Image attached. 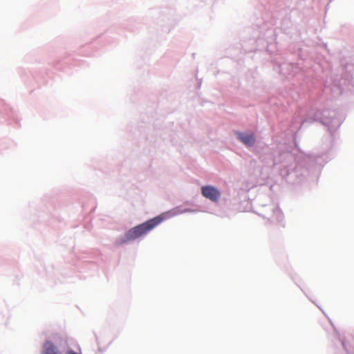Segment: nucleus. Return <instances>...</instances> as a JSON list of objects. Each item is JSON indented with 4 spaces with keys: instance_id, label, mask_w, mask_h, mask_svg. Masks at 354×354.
Returning <instances> with one entry per match:
<instances>
[{
    "instance_id": "f257e3e1",
    "label": "nucleus",
    "mask_w": 354,
    "mask_h": 354,
    "mask_svg": "<svg viewBox=\"0 0 354 354\" xmlns=\"http://www.w3.org/2000/svg\"><path fill=\"white\" fill-rule=\"evenodd\" d=\"M162 221L163 218L158 216L130 229L125 234L123 242L135 240L147 234Z\"/></svg>"
},
{
    "instance_id": "f03ea898",
    "label": "nucleus",
    "mask_w": 354,
    "mask_h": 354,
    "mask_svg": "<svg viewBox=\"0 0 354 354\" xmlns=\"http://www.w3.org/2000/svg\"><path fill=\"white\" fill-rule=\"evenodd\" d=\"M201 194L205 198L212 202H217L221 196V193L218 189L211 185L202 187Z\"/></svg>"
},
{
    "instance_id": "7ed1b4c3",
    "label": "nucleus",
    "mask_w": 354,
    "mask_h": 354,
    "mask_svg": "<svg viewBox=\"0 0 354 354\" xmlns=\"http://www.w3.org/2000/svg\"><path fill=\"white\" fill-rule=\"evenodd\" d=\"M238 138L245 145L252 146L255 142L253 133H243L238 132L236 133Z\"/></svg>"
},
{
    "instance_id": "20e7f679",
    "label": "nucleus",
    "mask_w": 354,
    "mask_h": 354,
    "mask_svg": "<svg viewBox=\"0 0 354 354\" xmlns=\"http://www.w3.org/2000/svg\"><path fill=\"white\" fill-rule=\"evenodd\" d=\"M42 354H62L57 348L50 341H46L43 346Z\"/></svg>"
}]
</instances>
